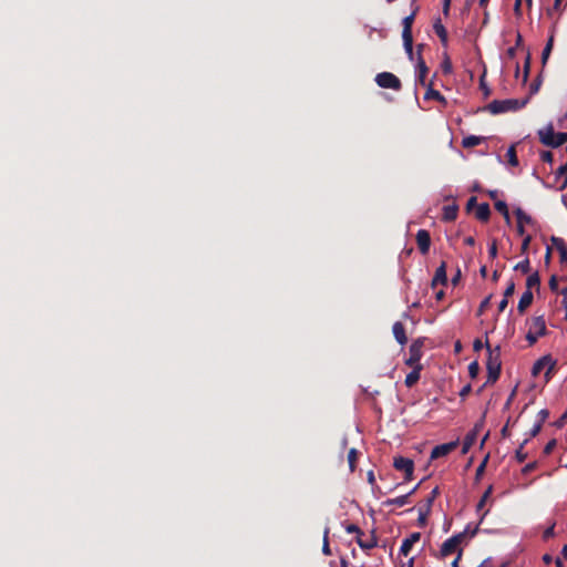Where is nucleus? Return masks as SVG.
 <instances>
[{"label": "nucleus", "instance_id": "1", "mask_svg": "<svg viewBox=\"0 0 567 567\" xmlns=\"http://www.w3.org/2000/svg\"><path fill=\"white\" fill-rule=\"evenodd\" d=\"M485 346L488 351V358L486 362L487 380L485 384H493L498 380L501 375V347L497 346L494 349H492L488 340H486Z\"/></svg>", "mask_w": 567, "mask_h": 567}, {"label": "nucleus", "instance_id": "2", "mask_svg": "<svg viewBox=\"0 0 567 567\" xmlns=\"http://www.w3.org/2000/svg\"><path fill=\"white\" fill-rule=\"evenodd\" d=\"M529 99H507V100H494L492 101L487 106L486 110L491 114H501L509 111H518L523 109L527 103Z\"/></svg>", "mask_w": 567, "mask_h": 567}, {"label": "nucleus", "instance_id": "3", "mask_svg": "<svg viewBox=\"0 0 567 567\" xmlns=\"http://www.w3.org/2000/svg\"><path fill=\"white\" fill-rule=\"evenodd\" d=\"M538 137L542 144L549 147H559L567 142V133H556L553 124L538 131Z\"/></svg>", "mask_w": 567, "mask_h": 567}, {"label": "nucleus", "instance_id": "4", "mask_svg": "<svg viewBox=\"0 0 567 567\" xmlns=\"http://www.w3.org/2000/svg\"><path fill=\"white\" fill-rule=\"evenodd\" d=\"M440 495V488L439 486L434 487L432 489V492L430 493V495L426 497V499L424 502H422L419 506H417V513H419V517H417V525L420 527H424L427 523V516L430 515L431 513V509H432V506H433V503L435 501V498Z\"/></svg>", "mask_w": 567, "mask_h": 567}, {"label": "nucleus", "instance_id": "5", "mask_svg": "<svg viewBox=\"0 0 567 567\" xmlns=\"http://www.w3.org/2000/svg\"><path fill=\"white\" fill-rule=\"evenodd\" d=\"M557 361L553 359L550 354L544 355L540 359H538L532 369V374L534 377L538 375L543 370L545 371V379L546 382H548L555 371Z\"/></svg>", "mask_w": 567, "mask_h": 567}, {"label": "nucleus", "instance_id": "6", "mask_svg": "<svg viewBox=\"0 0 567 567\" xmlns=\"http://www.w3.org/2000/svg\"><path fill=\"white\" fill-rule=\"evenodd\" d=\"M375 83L382 89L400 91L402 87L400 79L391 72H381L375 76Z\"/></svg>", "mask_w": 567, "mask_h": 567}, {"label": "nucleus", "instance_id": "7", "mask_svg": "<svg viewBox=\"0 0 567 567\" xmlns=\"http://www.w3.org/2000/svg\"><path fill=\"white\" fill-rule=\"evenodd\" d=\"M465 535H466V530L447 538L441 546V549H440L441 556L447 557V556L452 555L453 553H455L457 550L460 544L464 540Z\"/></svg>", "mask_w": 567, "mask_h": 567}, {"label": "nucleus", "instance_id": "8", "mask_svg": "<svg viewBox=\"0 0 567 567\" xmlns=\"http://www.w3.org/2000/svg\"><path fill=\"white\" fill-rule=\"evenodd\" d=\"M422 348H423L422 339H416L411 343L410 349H409V358L405 360L406 365H409V367L422 365L420 363V360L423 355Z\"/></svg>", "mask_w": 567, "mask_h": 567}, {"label": "nucleus", "instance_id": "9", "mask_svg": "<svg viewBox=\"0 0 567 567\" xmlns=\"http://www.w3.org/2000/svg\"><path fill=\"white\" fill-rule=\"evenodd\" d=\"M393 466L396 471L404 473L405 481H411L414 471V463L411 458L399 456L394 458Z\"/></svg>", "mask_w": 567, "mask_h": 567}, {"label": "nucleus", "instance_id": "10", "mask_svg": "<svg viewBox=\"0 0 567 567\" xmlns=\"http://www.w3.org/2000/svg\"><path fill=\"white\" fill-rule=\"evenodd\" d=\"M458 446V441L436 445L431 452V458L436 460L449 455Z\"/></svg>", "mask_w": 567, "mask_h": 567}, {"label": "nucleus", "instance_id": "11", "mask_svg": "<svg viewBox=\"0 0 567 567\" xmlns=\"http://www.w3.org/2000/svg\"><path fill=\"white\" fill-rule=\"evenodd\" d=\"M424 44H419L417 45V64H416V68H417V79H416V82L422 85V86H425L426 83H425V79H426V75H427V72H429V69L425 64V61L423 60L422 55H421V50L423 49Z\"/></svg>", "mask_w": 567, "mask_h": 567}, {"label": "nucleus", "instance_id": "12", "mask_svg": "<svg viewBox=\"0 0 567 567\" xmlns=\"http://www.w3.org/2000/svg\"><path fill=\"white\" fill-rule=\"evenodd\" d=\"M416 244L421 251V254L426 255L430 250L431 246V236L430 233L425 229H420L416 233Z\"/></svg>", "mask_w": 567, "mask_h": 567}, {"label": "nucleus", "instance_id": "13", "mask_svg": "<svg viewBox=\"0 0 567 567\" xmlns=\"http://www.w3.org/2000/svg\"><path fill=\"white\" fill-rule=\"evenodd\" d=\"M529 330L534 331L538 337L547 334V328L544 316L534 317L529 323Z\"/></svg>", "mask_w": 567, "mask_h": 567}, {"label": "nucleus", "instance_id": "14", "mask_svg": "<svg viewBox=\"0 0 567 567\" xmlns=\"http://www.w3.org/2000/svg\"><path fill=\"white\" fill-rule=\"evenodd\" d=\"M446 284H447L446 262L442 261L441 265L435 270L431 286L434 288L437 285L445 286Z\"/></svg>", "mask_w": 567, "mask_h": 567}, {"label": "nucleus", "instance_id": "15", "mask_svg": "<svg viewBox=\"0 0 567 567\" xmlns=\"http://www.w3.org/2000/svg\"><path fill=\"white\" fill-rule=\"evenodd\" d=\"M481 427H482V424L477 423V424H475L474 429L471 430L466 434V436L464 437V441H463V447H462V453L463 454L467 453L468 450L472 447V445L475 443L477 434H478Z\"/></svg>", "mask_w": 567, "mask_h": 567}, {"label": "nucleus", "instance_id": "16", "mask_svg": "<svg viewBox=\"0 0 567 567\" xmlns=\"http://www.w3.org/2000/svg\"><path fill=\"white\" fill-rule=\"evenodd\" d=\"M421 538V534L415 532L412 533L409 537L403 539L401 547H400V554L403 556H408L415 543H417Z\"/></svg>", "mask_w": 567, "mask_h": 567}, {"label": "nucleus", "instance_id": "17", "mask_svg": "<svg viewBox=\"0 0 567 567\" xmlns=\"http://www.w3.org/2000/svg\"><path fill=\"white\" fill-rule=\"evenodd\" d=\"M392 332L395 338V340L404 346L408 342V337L405 333V327L401 321L394 322L392 327Z\"/></svg>", "mask_w": 567, "mask_h": 567}, {"label": "nucleus", "instance_id": "18", "mask_svg": "<svg viewBox=\"0 0 567 567\" xmlns=\"http://www.w3.org/2000/svg\"><path fill=\"white\" fill-rule=\"evenodd\" d=\"M357 544L363 550H370V549L377 547L378 546V538L375 536L374 530H372L371 536H370L369 539L364 540V539H362L361 536H358L357 537Z\"/></svg>", "mask_w": 567, "mask_h": 567}, {"label": "nucleus", "instance_id": "19", "mask_svg": "<svg viewBox=\"0 0 567 567\" xmlns=\"http://www.w3.org/2000/svg\"><path fill=\"white\" fill-rule=\"evenodd\" d=\"M475 217L480 221H483V223L488 221V219L491 217L489 205L487 203H482V204L477 205L476 212H475Z\"/></svg>", "mask_w": 567, "mask_h": 567}, {"label": "nucleus", "instance_id": "20", "mask_svg": "<svg viewBox=\"0 0 567 567\" xmlns=\"http://www.w3.org/2000/svg\"><path fill=\"white\" fill-rule=\"evenodd\" d=\"M550 240L559 252L560 261L567 259L566 241L563 238L556 236H551Z\"/></svg>", "mask_w": 567, "mask_h": 567}, {"label": "nucleus", "instance_id": "21", "mask_svg": "<svg viewBox=\"0 0 567 567\" xmlns=\"http://www.w3.org/2000/svg\"><path fill=\"white\" fill-rule=\"evenodd\" d=\"M458 213V206L456 204L445 205L443 207L442 219L444 221H453L456 219Z\"/></svg>", "mask_w": 567, "mask_h": 567}, {"label": "nucleus", "instance_id": "22", "mask_svg": "<svg viewBox=\"0 0 567 567\" xmlns=\"http://www.w3.org/2000/svg\"><path fill=\"white\" fill-rule=\"evenodd\" d=\"M533 299H534L533 292L530 290H526L522 295V297H520V299L518 301V306H517L518 312L519 313H524L525 310L532 305Z\"/></svg>", "mask_w": 567, "mask_h": 567}, {"label": "nucleus", "instance_id": "23", "mask_svg": "<svg viewBox=\"0 0 567 567\" xmlns=\"http://www.w3.org/2000/svg\"><path fill=\"white\" fill-rule=\"evenodd\" d=\"M421 370H422V365H416V367H413V370L408 373V375L405 377V385L408 388H412L414 384L417 383V381L420 380V373H421Z\"/></svg>", "mask_w": 567, "mask_h": 567}, {"label": "nucleus", "instance_id": "24", "mask_svg": "<svg viewBox=\"0 0 567 567\" xmlns=\"http://www.w3.org/2000/svg\"><path fill=\"white\" fill-rule=\"evenodd\" d=\"M409 503H410V494H405V495L398 496L395 498H389V499L384 501L383 506L395 505V506L402 507Z\"/></svg>", "mask_w": 567, "mask_h": 567}, {"label": "nucleus", "instance_id": "25", "mask_svg": "<svg viewBox=\"0 0 567 567\" xmlns=\"http://www.w3.org/2000/svg\"><path fill=\"white\" fill-rule=\"evenodd\" d=\"M424 99L425 100L433 99V100H436V101H439L441 103H446L445 97L437 90H434L432 87L431 83L427 85V90H426V92L424 94Z\"/></svg>", "mask_w": 567, "mask_h": 567}, {"label": "nucleus", "instance_id": "26", "mask_svg": "<svg viewBox=\"0 0 567 567\" xmlns=\"http://www.w3.org/2000/svg\"><path fill=\"white\" fill-rule=\"evenodd\" d=\"M433 29L436 33V35L440 38V40L442 41L443 44H446L447 42V32H446V29L444 28V25L441 23V20L437 19L434 24H433Z\"/></svg>", "mask_w": 567, "mask_h": 567}, {"label": "nucleus", "instance_id": "27", "mask_svg": "<svg viewBox=\"0 0 567 567\" xmlns=\"http://www.w3.org/2000/svg\"><path fill=\"white\" fill-rule=\"evenodd\" d=\"M484 141V137L475 136V135H468L463 138L462 145L465 148L474 147L480 145Z\"/></svg>", "mask_w": 567, "mask_h": 567}, {"label": "nucleus", "instance_id": "28", "mask_svg": "<svg viewBox=\"0 0 567 567\" xmlns=\"http://www.w3.org/2000/svg\"><path fill=\"white\" fill-rule=\"evenodd\" d=\"M553 47H554V37L550 35L545 48L543 49V52H542V64L543 66L546 65L548 59H549V55L553 51Z\"/></svg>", "mask_w": 567, "mask_h": 567}, {"label": "nucleus", "instance_id": "29", "mask_svg": "<svg viewBox=\"0 0 567 567\" xmlns=\"http://www.w3.org/2000/svg\"><path fill=\"white\" fill-rule=\"evenodd\" d=\"M495 209L501 213L506 220L507 224L511 223V216L508 212L507 204L504 200H496L495 202Z\"/></svg>", "mask_w": 567, "mask_h": 567}, {"label": "nucleus", "instance_id": "30", "mask_svg": "<svg viewBox=\"0 0 567 567\" xmlns=\"http://www.w3.org/2000/svg\"><path fill=\"white\" fill-rule=\"evenodd\" d=\"M358 457H359L358 450L354 449V447L350 449L349 452H348V463H349L350 472H354L355 471Z\"/></svg>", "mask_w": 567, "mask_h": 567}, {"label": "nucleus", "instance_id": "31", "mask_svg": "<svg viewBox=\"0 0 567 567\" xmlns=\"http://www.w3.org/2000/svg\"><path fill=\"white\" fill-rule=\"evenodd\" d=\"M415 13L412 12L410 16L403 19V31L402 35H412V24L414 21Z\"/></svg>", "mask_w": 567, "mask_h": 567}, {"label": "nucleus", "instance_id": "32", "mask_svg": "<svg viewBox=\"0 0 567 567\" xmlns=\"http://www.w3.org/2000/svg\"><path fill=\"white\" fill-rule=\"evenodd\" d=\"M515 216H516V219H517V224H532L533 223V219L530 216H528L522 208H516L515 209Z\"/></svg>", "mask_w": 567, "mask_h": 567}, {"label": "nucleus", "instance_id": "33", "mask_svg": "<svg viewBox=\"0 0 567 567\" xmlns=\"http://www.w3.org/2000/svg\"><path fill=\"white\" fill-rule=\"evenodd\" d=\"M526 287H527V290H530L534 287H536V288L540 287V277H539L538 272H534L528 276V278L526 280Z\"/></svg>", "mask_w": 567, "mask_h": 567}, {"label": "nucleus", "instance_id": "34", "mask_svg": "<svg viewBox=\"0 0 567 567\" xmlns=\"http://www.w3.org/2000/svg\"><path fill=\"white\" fill-rule=\"evenodd\" d=\"M507 162L511 166H517L518 165V158L516 154L515 145L509 146L506 153Z\"/></svg>", "mask_w": 567, "mask_h": 567}, {"label": "nucleus", "instance_id": "35", "mask_svg": "<svg viewBox=\"0 0 567 567\" xmlns=\"http://www.w3.org/2000/svg\"><path fill=\"white\" fill-rule=\"evenodd\" d=\"M528 441L529 439L526 437L515 452V457L519 463L525 462V460L527 458V453L524 452V446L528 443Z\"/></svg>", "mask_w": 567, "mask_h": 567}, {"label": "nucleus", "instance_id": "36", "mask_svg": "<svg viewBox=\"0 0 567 567\" xmlns=\"http://www.w3.org/2000/svg\"><path fill=\"white\" fill-rule=\"evenodd\" d=\"M403 45L409 54L410 59L413 58V37L412 35H402Z\"/></svg>", "mask_w": 567, "mask_h": 567}, {"label": "nucleus", "instance_id": "37", "mask_svg": "<svg viewBox=\"0 0 567 567\" xmlns=\"http://www.w3.org/2000/svg\"><path fill=\"white\" fill-rule=\"evenodd\" d=\"M515 270H519L523 274H527L530 270V261L528 257H526L524 260L519 261L515 267Z\"/></svg>", "mask_w": 567, "mask_h": 567}, {"label": "nucleus", "instance_id": "38", "mask_svg": "<svg viewBox=\"0 0 567 567\" xmlns=\"http://www.w3.org/2000/svg\"><path fill=\"white\" fill-rule=\"evenodd\" d=\"M491 494H492V486H488V488L484 492L480 502L476 505L477 512H481L483 509V507H484L486 501L489 498Z\"/></svg>", "mask_w": 567, "mask_h": 567}, {"label": "nucleus", "instance_id": "39", "mask_svg": "<svg viewBox=\"0 0 567 567\" xmlns=\"http://www.w3.org/2000/svg\"><path fill=\"white\" fill-rule=\"evenodd\" d=\"M542 82H543L542 73H539L538 76L530 84V87H529L530 95L536 94L539 91Z\"/></svg>", "mask_w": 567, "mask_h": 567}, {"label": "nucleus", "instance_id": "40", "mask_svg": "<svg viewBox=\"0 0 567 567\" xmlns=\"http://www.w3.org/2000/svg\"><path fill=\"white\" fill-rule=\"evenodd\" d=\"M492 295L487 296L486 298H484L482 300V302L480 303V307L477 309V316H482L485 310L489 307V303H491V300H492Z\"/></svg>", "mask_w": 567, "mask_h": 567}, {"label": "nucleus", "instance_id": "41", "mask_svg": "<svg viewBox=\"0 0 567 567\" xmlns=\"http://www.w3.org/2000/svg\"><path fill=\"white\" fill-rule=\"evenodd\" d=\"M480 373V364L477 361H473L468 364V374L472 379L477 378Z\"/></svg>", "mask_w": 567, "mask_h": 567}, {"label": "nucleus", "instance_id": "42", "mask_svg": "<svg viewBox=\"0 0 567 567\" xmlns=\"http://www.w3.org/2000/svg\"><path fill=\"white\" fill-rule=\"evenodd\" d=\"M561 1L563 0H554L553 7L547 9V14L551 16L554 12H559L560 14L563 12Z\"/></svg>", "mask_w": 567, "mask_h": 567}, {"label": "nucleus", "instance_id": "43", "mask_svg": "<svg viewBox=\"0 0 567 567\" xmlns=\"http://www.w3.org/2000/svg\"><path fill=\"white\" fill-rule=\"evenodd\" d=\"M346 532L348 534H357V537L358 536H362L363 535V532L360 529L359 526H357L355 524H348L346 526Z\"/></svg>", "mask_w": 567, "mask_h": 567}, {"label": "nucleus", "instance_id": "44", "mask_svg": "<svg viewBox=\"0 0 567 567\" xmlns=\"http://www.w3.org/2000/svg\"><path fill=\"white\" fill-rule=\"evenodd\" d=\"M480 87L483 91L485 97L491 95V89L487 86L485 82V73H483V75L480 79Z\"/></svg>", "mask_w": 567, "mask_h": 567}, {"label": "nucleus", "instance_id": "45", "mask_svg": "<svg viewBox=\"0 0 567 567\" xmlns=\"http://www.w3.org/2000/svg\"><path fill=\"white\" fill-rule=\"evenodd\" d=\"M557 445V441L555 439L550 440L544 447L543 450V454L544 455H549L551 454V452L554 451V449L556 447Z\"/></svg>", "mask_w": 567, "mask_h": 567}, {"label": "nucleus", "instance_id": "46", "mask_svg": "<svg viewBox=\"0 0 567 567\" xmlns=\"http://www.w3.org/2000/svg\"><path fill=\"white\" fill-rule=\"evenodd\" d=\"M529 69H530V54L528 53L526 56V60L524 62V75H523L524 82H526L528 80Z\"/></svg>", "mask_w": 567, "mask_h": 567}, {"label": "nucleus", "instance_id": "47", "mask_svg": "<svg viewBox=\"0 0 567 567\" xmlns=\"http://www.w3.org/2000/svg\"><path fill=\"white\" fill-rule=\"evenodd\" d=\"M328 534H329V528H326L324 536H323V546H322V553L324 555H331L330 546H329V542H328Z\"/></svg>", "mask_w": 567, "mask_h": 567}, {"label": "nucleus", "instance_id": "48", "mask_svg": "<svg viewBox=\"0 0 567 567\" xmlns=\"http://www.w3.org/2000/svg\"><path fill=\"white\" fill-rule=\"evenodd\" d=\"M548 416L549 411L547 409H543L538 412L536 422L543 425L544 422L548 419Z\"/></svg>", "mask_w": 567, "mask_h": 567}, {"label": "nucleus", "instance_id": "49", "mask_svg": "<svg viewBox=\"0 0 567 567\" xmlns=\"http://www.w3.org/2000/svg\"><path fill=\"white\" fill-rule=\"evenodd\" d=\"M555 535V524L550 525L549 527H547L544 533H543V539L544 540H547L551 537H554Z\"/></svg>", "mask_w": 567, "mask_h": 567}, {"label": "nucleus", "instance_id": "50", "mask_svg": "<svg viewBox=\"0 0 567 567\" xmlns=\"http://www.w3.org/2000/svg\"><path fill=\"white\" fill-rule=\"evenodd\" d=\"M537 468V462H530V463H527L523 468H522V473L523 474H529L532 473L533 471H535Z\"/></svg>", "mask_w": 567, "mask_h": 567}, {"label": "nucleus", "instance_id": "51", "mask_svg": "<svg viewBox=\"0 0 567 567\" xmlns=\"http://www.w3.org/2000/svg\"><path fill=\"white\" fill-rule=\"evenodd\" d=\"M540 159L545 163H553V159H554V155L551 152L549 151H543L540 153Z\"/></svg>", "mask_w": 567, "mask_h": 567}, {"label": "nucleus", "instance_id": "52", "mask_svg": "<svg viewBox=\"0 0 567 567\" xmlns=\"http://www.w3.org/2000/svg\"><path fill=\"white\" fill-rule=\"evenodd\" d=\"M542 427H543L542 424H539L538 422H535L534 426L529 431L528 439L537 436L539 434V432L542 431Z\"/></svg>", "mask_w": 567, "mask_h": 567}, {"label": "nucleus", "instance_id": "53", "mask_svg": "<svg viewBox=\"0 0 567 567\" xmlns=\"http://www.w3.org/2000/svg\"><path fill=\"white\" fill-rule=\"evenodd\" d=\"M538 336L534 333V331L528 329V332L526 333V340L528 341L529 346H533L537 342Z\"/></svg>", "mask_w": 567, "mask_h": 567}, {"label": "nucleus", "instance_id": "54", "mask_svg": "<svg viewBox=\"0 0 567 567\" xmlns=\"http://www.w3.org/2000/svg\"><path fill=\"white\" fill-rule=\"evenodd\" d=\"M530 241H532V236H529V235H527L523 239V243H522V246H520V252L522 254H526L527 252Z\"/></svg>", "mask_w": 567, "mask_h": 567}, {"label": "nucleus", "instance_id": "55", "mask_svg": "<svg viewBox=\"0 0 567 567\" xmlns=\"http://www.w3.org/2000/svg\"><path fill=\"white\" fill-rule=\"evenodd\" d=\"M514 291H515V284H514V281H509L504 291V298L508 299L511 296H513Z\"/></svg>", "mask_w": 567, "mask_h": 567}, {"label": "nucleus", "instance_id": "56", "mask_svg": "<svg viewBox=\"0 0 567 567\" xmlns=\"http://www.w3.org/2000/svg\"><path fill=\"white\" fill-rule=\"evenodd\" d=\"M488 255L492 259H494L497 256V243L494 239L492 244L488 247Z\"/></svg>", "mask_w": 567, "mask_h": 567}, {"label": "nucleus", "instance_id": "57", "mask_svg": "<svg viewBox=\"0 0 567 567\" xmlns=\"http://www.w3.org/2000/svg\"><path fill=\"white\" fill-rule=\"evenodd\" d=\"M442 70L445 74L447 73H451L452 72V64H451V61L449 58H446L443 62H442Z\"/></svg>", "mask_w": 567, "mask_h": 567}, {"label": "nucleus", "instance_id": "58", "mask_svg": "<svg viewBox=\"0 0 567 567\" xmlns=\"http://www.w3.org/2000/svg\"><path fill=\"white\" fill-rule=\"evenodd\" d=\"M474 207H477V199L475 196H472L467 200L466 210L471 212Z\"/></svg>", "mask_w": 567, "mask_h": 567}, {"label": "nucleus", "instance_id": "59", "mask_svg": "<svg viewBox=\"0 0 567 567\" xmlns=\"http://www.w3.org/2000/svg\"><path fill=\"white\" fill-rule=\"evenodd\" d=\"M471 391H472V386H471V384H466V385H464V386L461 389V391H460V393H458V394H460V396H461L462 399H465V398L471 393Z\"/></svg>", "mask_w": 567, "mask_h": 567}, {"label": "nucleus", "instance_id": "60", "mask_svg": "<svg viewBox=\"0 0 567 567\" xmlns=\"http://www.w3.org/2000/svg\"><path fill=\"white\" fill-rule=\"evenodd\" d=\"M548 284L551 291H556L558 289V279L555 275L550 277Z\"/></svg>", "mask_w": 567, "mask_h": 567}, {"label": "nucleus", "instance_id": "61", "mask_svg": "<svg viewBox=\"0 0 567 567\" xmlns=\"http://www.w3.org/2000/svg\"><path fill=\"white\" fill-rule=\"evenodd\" d=\"M450 7H451V0H443V14L444 16H447L449 12H450Z\"/></svg>", "mask_w": 567, "mask_h": 567}, {"label": "nucleus", "instance_id": "62", "mask_svg": "<svg viewBox=\"0 0 567 567\" xmlns=\"http://www.w3.org/2000/svg\"><path fill=\"white\" fill-rule=\"evenodd\" d=\"M507 305H508V299L503 297V299L498 303V311L503 312L506 309Z\"/></svg>", "mask_w": 567, "mask_h": 567}, {"label": "nucleus", "instance_id": "63", "mask_svg": "<svg viewBox=\"0 0 567 567\" xmlns=\"http://www.w3.org/2000/svg\"><path fill=\"white\" fill-rule=\"evenodd\" d=\"M487 460L485 458L476 468V476L483 474Z\"/></svg>", "mask_w": 567, "mask_h": 567}, {"label": "nucleus", "instance_id": "64", "mask_svg": "<svg viewBox=\"0 0 567 567\" xmlns=\"http://www.w3.org/2000/svg\"><path fill=\"white\" fill-rule=\"evenodd\" d=\"M462 557V549L458 550L456 558L452 561L451 567H460V560Z\"/></svg>", "mask_w": 567, "mask_h": 567}]
</instances>
